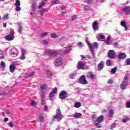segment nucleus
Wrapping results in <instances>:
<instances>
[{"mask_svg":"<svg viewBox=\"0 0 130 130\" xmlns=\"http://www.w3.org/2000/svg\"><path fill=\"white\" fill-rule=\"evenodd\" d=\"M44 55H49L50 57L54 58L58 55V52L54 50H47L44 53Z\"/></svg>","mask_w":130,"mask_h":130,"instance_id":"1","label":"nucleus"},{"mask_svg":"<svg viewBox=\"0 0 130 130\" xmlns=\"http://www.w3.org/2000/svg\"><path fill=\"white\" fill-rule=\"evenodd\" d=\"M92 117L95 124H98V123H101V122L104 121V116L103 115H101L96 119V115L93 114Z\"/></svg>","mask_w":130,"mask_h":130,"instance_id":"2","label":"nucleus"},{"mask_svg":"<svg viewBox=\"0 0 130 130\" xmlns=\"http://www.w3.org/2000/svg\"><path fill=\"white\" fill-rule=\"evenodd\" d=\"M53 118L58 122L60 121V120L62 119V115H61V111L60 109H58L56 110V115L53 116Z\"/></svg>","mask_w":130,"mask_h":130,"instance_id":"3","label":"nucleus"},{"mask_svg":"<svg viewBox=\"0 0 130 130\" xmlns=\"http://www.w3.org/2000/svg\"><path fill=\"white\" fill-rule=\"evenodd\" d=\"M128 80V77L126 76L124 78L123 81L120 85V88L122 90H125L126 87H127V80Z\"/></svg>","mask_w":130,"mask_h":130,"instance_id":"4","label":"nucleus"},{"mask_svg":"<svg viewBox=\"0 0 130 130\" xmlns=\"http://www.w3.org/2000/svg\"><path fill=\"white\" fill-rule=\"evenodd\" d=\"M87 44L91 52L92 53V54H94V49L98 48V43H94V44L88 43Z\"/></svg>","mask_w":130,"mask_h":130,"instance_id":"5","label":"nucleus"},{"mask_svg":"<svg viewBox=\"0 0 130 130\" xmlns=\"http://www.w3.org/2000/svg\"><path fill=\"white\" fill-rule=\"evenodd\" d=\"M79 83L82 84V85H88V81L86 79L85 75H82L80 77L79 80Z\"/></svg>","mask_w":130,"mask_h":130,"instance_id":"6","label":"nucleus"},{"mask_svg":"<svg viewBox=\"0 0 130 130\" xmlns=\"http://www.w3.org/2000/svg\"><path fill=\"white\" fill-rule=\"evenodd\" d=\"M69 95L68 93H67L66 91L62 90L61 91L59 94V98L61 100L66 99V98H68Z\"/></svg>","mask_w":130,"mask_h":130,"instance_id":"7","label":"nucleus"},{"mask_svg":"<svg viewBox=\"0 0 130 130\" xmlns=\"http://www.w3.org/2000/svg\"><path fill=\"white\" fill-rule=\"evenodd\" d=\"M116 53L114 50H110L108 51V56L109 58H111L112 59H113L115 58Z\"/></svg>","mask_w":130,"mask_h":130,"instance_id":"8","label":"nucleus"},{"mask_svg":"<svg viewBox=\"0 0 130 130\" xmlns=\"http://www.w3.org/2000/svg\"><path fill=\"white\" fill-rule=\"evenodd\" d=\"M85 66H86V63H85V62L82 61H79L78 62L77 68H78L79 70H83Z\"/></svg>","mask_w":130,"mask_h":130,"instance_id":"9","label":"nucleus"},{"mask_svg":"<svg viewBox=\"0 0 130 130\" xmlns=\"http://www.w3.org/2000/svg\"><path fill=\"white\" fill-rule=\"evenodd\" d=\"M55 67H60L62 64V59L59 58L56 59V61L54 62Z\"/></svg>","mask_w":130,"mask_h":130,"instance_id":"10","label":"nucleus"},{"mask_svg":"<svg viewBox=\"0 0 130 130\" xmlns=\"http://www.w3.org/2000/svg\"><path fill=\"white\" fill-rule=\"evenodd\" d=\"M92 29L94 31H97L99 30V26H98V23L97 22V21H95L92 23Z\"/></svg>","mask_w":130,"mask_h":130,"instance_id":"11","label":"nucleus"},{"mask_svg":"<svg viewBox=\"0 0 130 130\" xmlns=\"http://www.w3.org/2000/svg\"><path fill=\"white\" fill-rule=\"evenodd\" d=\"M98 68L99 71H101V70H103V68H104V62H103V61H101L100 63L98 64Z\"/></svg>","mask_w":130,"mask_h":130,"instance_id":"12","label":"nucleus"},{"mask_svg":"<svg viewBox=\"0 0 130 130\" xmlns=\"http://www.w3.org/2000/svg\"><path fill=\"white\" fill-rule=\"evenodd\" d=\"M14 38H15V37H13V36H11L10 35H9L5 37V39L6 40H8V41H12V40H14Z\"/></svg>","mask_w":130,"mask_h":130,"instance_id":"13","label":"nucleus"},{"mask_svg":"<svg viewBox=\"0 0 130 130\" xmlns=\"http://www.w3.org/2000/svg\"><path fill=\"white\" fill-rule=\"evenodd\" d=\"M16 70V64H12L10 66V71L11 73H14Z\"/></svg>","mask_w":130,"mask_h":130,"instance_id":"14","label":"nucleus"},{"mask_svg":"<svg viewBox=\"0 0 130 130\" xmlns=\"http://www.w3.org/2000/svg\"><path fill=\"white\" fill-rule=\"evenodd\" d=\"M39 119L41 122H43L44 121V117L43 116V114H42V113H40L39 115Z\"/></svg>","mask_w":130,"mask_h":130,"instance_id":"15","label":"nucleus"},{"mask_svg":"<svg viewBox=\"0 0 130 130\" xmlns=\"http://www.w3.org/2000/svg\"><path fill=\"white\" fill-rule=\"evenodd\" d=\"M123 12L125 13V14H129L130 13V7L127 6L125 8L123 9Z\"/></svg>","mask_w":130,"mask_h":130,"instance_id":"16","label":"nucleus"},{"mask_svg":"<svg viewBox=\"0 0 130 130\" xmlns=\"http://www.w3.org/2000/svg\"><path fill=\"white\" fill-rule=\"evenodd\" d=\"M71 50H72V48L71 47H69L68 49L63 51L61 53L62 54H67V53H69Z\"/></svg>","mask_w":130,"mask_h":130,"instance_id":"17","label":"nucleus"},{"mask_svg":"<svg viewBox=\"0 0 130 130\" xmlns=\"http://www.w3.org/2000/svg\"><path fill=\"white\" fill-rule=\"evenodd\" d=\"M125 57H126V55L124 53H120L118 55V58L124 59V58H125Z\"/></svg>","mask_w":130,"mask_h":130,"instance_id":"18","label":"nucleus"},{"mask_svg":"<svg viewBox=\"0 0 130 130\" xmlns=\"http://www.w3.org/2000/svg\"><path fill=\"white\" fill-rule=\"evenodd\" d=\"M86 77H87V78H89V79H91L92 80H93V79H94V77H95V75H94V74H93L92 72H89L86 75Z\"/></svg>","mask_w":130,"mask_h":130,"instance_id":"19","label":"nucleus"},{"mask_svg":"<svg viewBox=\"0 0 130 130\" xmlns=\"http://www.w3.org/2000/svg\"><path fill=\"white\" fill-rule=\"evenodd\" d=\"M121 25L123 27L125 30H127V26L126 25V23H125V21H122L121 22Z\"/></svg>","mask_w":130,"mask_h":130,"instance_id":"20","label":"nucleus"},{"mask_svg":"<svg viewBox=\"0 0 130 130\" xmlns=\"http://www.w3.org/2000/svg\"><path fill=\"white\" fill-rule=\"evenodd\" d=\"M34 74H35V72L27 73V74H25V78H30L31 77H33V76H34Z\"/></svg>","mask_w":130,"mask_h":130,"instance_id":"21","label":"nucleus"},{"mask_svg":"<svg viewBox=\"0 0 130 130\" xmlns=\"http://www.w3.org/2000/svg\"><path fill=\"white\" fill-rule=\"evenodd\" d=\"M81 116H82V114L80 113H76L73 115V117H75V118H80Z\"/></svg>","mask_w":130,"mask_h":130,"instance_id":"22","label":"nucleus"},{"mask_svg":"<svg viewBox=\"0 0 130 130\" xmlns=\"http://www.w3.org/2000/svg\"><path fill=\"white\" fill-rule=\"evenodd\" d=\"M18 25L19 27V29L18 31L19 33H20V34H22V30H23V26H22V24L18 23Z\"/></svg>","mask_w":130,"mask_h":130,"instance_id":"23","label":"nucleus"},{"mask_svg":"<svg viewBox=\"0 0 130 130\" xmlns=\"http://www.w3.org/2000/svg\"><path fill=\"white\" fill-rule=\"evenodd\" d=\"M46 12H47V9H42L40 11V14L41 16H43L44 13H46Z\"/></svg>","mask_w":130,"mask_h":130,"instance_id":"24","label":"nucleus"},{"mask_svg":"<svg viewBox=\"0 0 130 130\" xmlns=\"http://www.w3.org/2000/svg\"><path fill=\"white\" fill-rule=\"evenodd\" d=\"M25 54H26L25 50H22V55L21 56V59H25V58H26V57L25 56Z\"/></svg>","mask_w":130,"mask_h":130,"instance_id":"25","label":"nucleus"},{"mask_svg":"<svg viewBox=\"0 0 130 130\" xmlns=\"http://www.w3.org/2000/svg\"><path fill=\"white\" fill-rule=\"evenodd\" d=\"M36 6H37V3L36 2L31 5L32 11H34L35 10H36Z\"/></svg>","mask_w":130,"mask_h":130,"instance_id":"26","label":"nucleus"},{"mask_svg":"<svg viewBox=\"0 0 130 130\" xmlns=\"http://www.w3.org/2000/svg\"><path fill=\"white\" fill-rule=\"evenodd\" d=\"M81 106H82L81 103H80V102L75 103V107H76V108H79L81 107Z\"/></svg>","mask_w":130,"mask_h":130,"instance_id":"27","label":"nucleus"},{"mask_svg":"<svg viewBox=\"0 0 130 130\" xmlns=\"http://www.w3.org/2000/svg\"><path fill=\"white\" fill-rule=\"evenodd\" d=\"M15 5L16 7H20V6H21V2H20V0H16Z\"/></svg>","mask_w":130,"mask_h":130,"instance_id":"28","label":"nucleus"},{"mask_svg":"<svg viewBox=\"0 0 130 130\" xmlns=\"http://www.w3.org/2000/svg\"><path fill=\"white\" fill-rule=\"evenodd\" d=\"M114 114V112H113V110L112 109H110L109 110V116L110 117H112L113 116V114Z\"/></svg>","mask_w":130,"mask_h":130,"instance_id":"29","label":"nucleus"},{"mask_svg":"<svg viewBox=\"0 0 130 130\" xmlns=\"http://www.w3.org/2000/svg\"><path fill=\"white\" fill-rule=\"evenodd\" d=\"M10 34L9 35L11 36H13V37H15V31L13 29H10Z\"/></svg>","mask_w":130,"mask_h":130,"instance_id":"30","label":"nucleus"},{"mask_svg":"<svg viewBox=\"0 0 130 130\" xmlns=\"http://www.w3.org/2000/svg\"><path fill=\"white\" fill-rule=\"evenodd\" d=\"M109 39H110V37L108 36L107 38V40L105 41V43L107 44V45H110V42H109Z\"/></svg>","mask_w":130,"mask_h":130,"instance_id":"31","label":"nucleus"},{"mask_svg":"<svg viewBox=\"0 0 130 130\" xmlns=\"http://www.w3.org/2000/svg\"><path fill=\"white\" fill-rule=\"evenodd\" d=\"M46 87L47 86L46 84H42L41 85V89L43 92L44 90H45V88H46Z\"/></svg>","mask_w":130,"mask_h":130,"instance_id":"32","label":"nucleus"},{"mask_svg":"<svg viewBox=\"0 0 130 130\" xmlns=\"http://www.w3.org/2000/svg\"><path fill=\"white\" fill-rule=\"evenodd\" d=\"M45 5V3L44 2L42 1L41 3L40 4L39 6V9H41L43 6Z\"/></svg>","mask_w":130,"mask_h":130,"instance_id":"33","label":"nucleus"},{"mask_svg":"<svg viewBox=\"0 0 130 130\" xmlns=\"http://www.w3.org/2000/svg\"><path fill=\"white\" fill-rule=\"evenodd\" d=\"M106 66L108 67L111 66V61L110 60H107L106 61Z\"/></svg>","mask_w":130,"mask_h":130,"instance_id":"34","label":"nucleus"},{"mask_svg":"<svg viewBox=\"0 0 130 130\" xmlns=\"http://www.w3.org/2000/svg\"><path fill=\"white\" fill-rule=\"evenodd\" d=\"M51 37H52V38H57L58 37V36L55 34H51Z\"/></svg>","mask_w":130,"mask_h":130,"instance_id":"35","label":"nucleus"},{"mask_svg":"<svg viewBox=\"0 0 130 130\" xmlns=\"http://www.w3.org/2000/svg\"><path fill=\"white\" fill-rule=\"evenodd\" d=\"M111 73V74H115V73H116V67L114 68V69H112Z\"/></svg>","mask_w":130,"mask_h":130,"instance_id":"36","label":"nucleus"},{"mask_svg":"<svg viewBox=\"0 0 130 130\" xmlns=\"http://www.w3.org/2000/svg\"><path fill=\"white\" fill-rule=\"evenodd\" d=\"M30 104L31 106H35V105H37V103L35 101H31Z\"/></svg>","mask_w":130,"mask_h":130,"instance_id":"37","label":"nucleus"},{"mask_svg":"<svg viewBox=\"0 0 130 130\" xmlns=\"http://www.w3.org/2000/svg\"><path fill=\"white\" fill-rule=\"evenodd\" d=\"M57 4H59V0H55L54 2L52 3V4L53 5H57Z\"/></svg>","mask_w":130,"mask_h":130,"instance_id":"38","label":"nucleus"},{"mask_svg":"<svg viewBox=\"0 0 130 130\" xmlns=\"http://www.w3.org/2000/svg\"><path fill=\"white\" fill-rule=\"evenodd\" d=\"M51 92L54 93L55 94H56V93H57V88H56V87H55V88H53Z\"/></svg>","mask_w":130,"mask_h":130,"instance_id":"39","label":"nucleus"},{"mask_svg":"<svg viewBox=\"0 0 130 130\" xmlns=\"http://www.w3.org/2000/svg\"><path fill=\"white\" fill-rule=\"evenodd\" d=\"M55 94V93L54 92H52V91H51V92L50 93V94H49L50 98H52L53 97H54Z\"/></svg>","mask_w":130,"mask_h":130,"instance_id":"40","label":"nucleus"},{"mask_svg":"<svg viewBox=\"0 0 130 130\" xmlns=\"http://www.w3.org/2000/svg\"><path fill=\"white\" fill-rule=\"evenodd\" d=\"M116 125V123H114L112 124V125H111L110 129H113V128H114V127H115Z\"/></svg>","mask_w":130,"mask_h":130,"instance_id":"41","label":"nucleus"},{"mask_svg":"<svg viewBox=\"0 0 130 130\" xmlns=\"http://www.w3.org/2000/svg\"><path fill=\"white\" fill-rule=\"evenodd\" d=\"M48 34V32H44L43 34H41V37H45V36H47Z\"/></svg>","mask_w":130,"mask_h":130,"instance_id":"42","label":"nucleus"},{"mask_svg":"<svg viewBox=\"0 0 130 130\" xmlns=\"http://www.w3.org/2000/svg\"><path fill=\"white\" fill-rule=\"evenodd\" d=\"M0 65L2 68H5L6 67V63L4 61H1Z\"/></svg>","mask_w":130,"mask_h":130,"instance_id":"43","label":"nucleus"},{"mask_svg":"<svg viewBox=\"0 0 130 130\" xmlns=\"http://www.w3.org/2000/svg\"><path fill=\"white\" fill-rule=\"evenodd\" d=\"M42 42H43V44H44V45H46L47 44H48V42L46 40H43L42 41Z\"/></svg>","mask_w":130,"mask_h":130,"instance_id":"44","label":"nucleus"},{"mask_svg":"<svg viewBox=\"0 0 130 130\" xmlns=\"http://www.w3.org/2000/svg\"><path fill=\"white\" fill-rule=\"evenodd\" d=\"M125 62H126V63H127V64L128 66H129V65H130V58L127 59L126 60Z\"/></svg>","mask_w":130,"mask_h":130,"instance_id":"45","label":"nucleus"},{"mask_svg":"<svg viewBox=\"0 0 130 130\" xmlns=\"http://www.w3.org/2000/svg\"><path fill=\"white\" fill-rule=\"evenodd\" d=\"M77 46H80V47H83V43L82 42H78L77 43Z\"/></svg>","mask_w":130,"mask_h":130,"instance_id":"46","label":"nucleus"},{"mask_svg":"<svg viewBox=\"0 0 130 130\" xmlns=\"http://www.w3.org/2000/svg\"><path fill=\"white\" fill-rule=\"evenodd\" d=\"M8 125L10 126V127H14V124H13L12 122H9Z\"/></svg>","mask_w":130,"mask_h":130,"instance_id":"47","label":"nucleus"},{"mask_svg":"<svg viewBox=\"0 0 130 130\" xmlns=\"http://www.w3.org/2000/svg\"><path fill=\"white\" fill-rule=\"evenodd\" d=\"M99 38H100V39H105V36H104V35H100L99 36Z\"/></svg>","mask_w":130,"mask_h":130,"instance_id":"48","label":"nucleus"},{"mask_svg":"<svg viewBox=\"0 0 130 130\" xmlns=\"http://www.w3.org/2000/svg\"><path fill=\"white\" fill-rule=\"evenodd\" d=\"M21 10V7H20V6H16V11L17 12H19V11Z\"/></svg>","mask_w":130,"mask_h":130,"instance_id":"49","label":"nucleus"},{"mask_svg":"<svg viewBox=\"0 0 130 130\" xmlns=\"http://www.w3.org/2000/svg\"><path fill=\"white\" fill-rule=\"evenodd\" d=\"M6 113L7 114H8V115H11V112H10V110H6Z\"/></svg>","mask_w":130,"mask_h":130,"instance_id":"50","label":"nucleus"},{"mask_svg":"<svg viewBox=\"0 0 130 130\" xmlns=\"http://www.w3.org/2000/svg\"><path fill=\"white\" fill-rule=\"evenodd\" d=\"M9 15H8V14H6V15H5L4 16V17H3V18L5 19V20H7V19H8L9 18Z\"/></svg>","mask_w":130,"mask_h":130,"instance_id":"51","label":"nucleus"},{"mask_svg":"<svg viewBox=\"0 0 130 130\" xmlns=\"http://www.w3.org/2000/svg\"><path fill=\"white\" fill-rule=\"evenodd\" d=\"M127 108H130V102H128L126 105Z\"/></svg>","mask_w":130,"mask_h":130,"instance_id":"52","label":"nucleus"},{"mask_svg":"<svg viewBox=\"0 0 130 130\" xmlns=\"http://www.w3.org/2000/svg\"><path fill=\"white\" fill-rule=\"evenodd\" d=\"M76 19H77V15H74V16H72V20L73 21H75V20H76Z\"/></svg>","mask_w":130,"mask_h":130,"instance_id":"53","label":"nucleus"},{"mask_svg":"<svg viewBox=\"0 0 130 130\" xmlns=\"http://www.w3.org/2000/svg\"><path fill=\"white\" fill-rule=\"evenodd\" d=\"M45 97V95L44 94V91H43V93L42 94V98L43 100H44Z\"/></svg>","mask_w":130,"mask_h":130,"instance_id":"54","label":"nucleus"},{"mask_svg":"<svg viewBox=\"0 0 130 130\" xmlns=\"http://www.w3.org/2000/svg\"><path fill=\"white\" fill-rule=\"evenodd\" d=\"M109 84H112L113 83V80L110 79L108 81Z\"/></svg>","mask_w":130,"mask_h":130,"instance_id":"55","label":"nucleus"},{"mask_svg":"<svg viewBox=\"0 0 130 130\" xmlns=\"http://www.w3.org/2000/svg\"><path fill=\"white\" fill-rule=\"evenodd\" d=\"M127 120H128V119L127 118L123 119L122 122L125 123L126 121H127Z\"/></svg>","mask_w":130,"mask_h":130,"instance_id":"56","label":"nucleus"},{"mask_svg":"<svg viewBox=\"0 0 130 130\" xmlns=\"http://www.w3.org/2000/svg\"><path fill=\"white\" fill-rule=\"evenodd\" d=\"M96 125V127H98V128H100V127H101V125L100 124V123H98V124H95Z\"/></svg>","mask_w":130,"mask_h":130,"instance_id":"57","label":"nucleus"},{"mask_svg":"<svg viewBox=\"0 0 130 130\" xmlns=\"http://www.w3.org/2000/svg\"><path fill=\"white\" fill-rule=\"evenodd\" d=\"M47 109H48V107H47V106H45L44 107V111H47Z\"/></svg>","mask_w":130,"mask_h":130,"instance_id":"58","label":"nucleus"},{"mask_svg":"<svg viewBox=\"0 0 130 130\" xmlns=\"http://www.w3.org/2000/svg\"><path fill=\"white\" fill-rule=\"evenodd\" d=\"M70 79H74L75 78V75L74 74H71L70 75Z\"/></svg>","mask_w":130,"mask_h":130,"instance_id":"59","label":"nucleus"},{"mask_svg":"<svg viewBox=\"0 0 130 130\" xmlns=\"http://www.w3.org/2000/svg\"><path fill=\"white\" fill-rule=\"evenodd\" d=\"M11 54L12 56H13V57H15V56H17V54H16L15 53L12 52Z\"/></svg>","mask_w":130,"mask_h":130,"instance_id":"60","label":"nucleus"},{"mask_svg":"<svg viewBox=\"0 0 130 130\" xmlns=\"http://www.w3.org/2000/svg\"><path fill=\"white\" fill-rule=\"evenodd\" d=\"M113 45L115 46V47H118V44H117V43H114Z\"/></svg>","mask_w":130,"mask_h":130,"instance_id":"61","label":"nucleus"},{"mask_svg":"<svg viewBox=\"0 0 130 130\" xmlns=\"http://www.w3.org/2000/svg\"><path fill=\"white\" fill-rule=\"evenodd\" d=\"M87 3L89 4V5H91V4H92V0H87Z\"/></svg>","mask_w":130,"mask_h":130,"instance_id":"62","label":"nucleus"},{"mask_svg":"<svg viewBox=\"0 0 130 130\" xmlns=\"http://www.w3.org/2000/svg\"><path fill=\"white\" fill-rule=\"evenodd\" d=\"M42 105H45V101L44 100L42 101Z\"/></svg>","mask_w":130,"mask_h":130,"instance_id":"63","label":"nucleus"},{"mask_svg":"<svg viewBox=\"0 0 130 130\" xmlns=\"http://www.w3.org/2000/svg\"><path fill=\"white\" fill-rule=\"evenodd\" d=\"M80 56L82 58H86V56L84 55H81Z\"/></svg>","mask_w":130,"mask_h":130,"instance_id":"64","label":"nucleus"}]
</instances>
